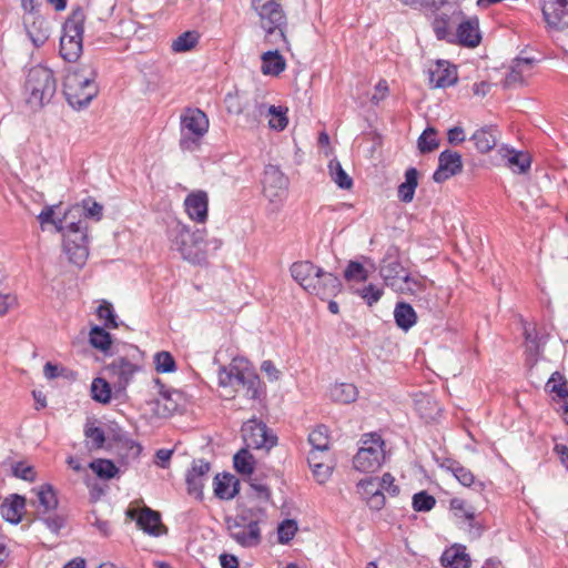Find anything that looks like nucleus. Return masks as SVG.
<instances>
[{
  "label": "nucleus",
  "instance_id": "1",
  "mask_svg": "<svg viewBox=\"0 0 568 568\" xmlns=\"http://www.w3.org/2000/svg\"><path fill=\"white\" fill-rule=\"evenodd\" d=\"M54 207L55 206H45L38 215V220L42 229L47 224H52L58 232L62 233L63 251L68 260L75 266L82 267L89 256L88 225L82 220L68 222L69 212H67L63 217L55 219Z\"/></svg>",
  "mask_w": 568,
  "mask_h": 568
},
{
  "label": "nucleus",
  "instance_id": "2",
  "mask_svg": "<svg viewBox=\"0 0 568 568\" xmlns=\"http://www.w3.org/2000/svg\"><path fill=\"white\" fill-rule=\"evenodd\" d=\"M217 383L230 397L243 390L245 397L255 400L264 393L258 375L244 357H235L227 366H220Z\"/></svg>",
  "mask_w": 568,
  "mask_h": 568
},
{
  "label": "nucleus",
  "instance_id": "3",
  "mask_svg": "<svg viewBox=\"0 0 568 568\" xmlns=\"http://www.w3.org/2000/svg\"><path fill=\"white\" fill-rule=\"evenodd\" d=\"M97 71L91 64L70 68L64 77L63 93L73 109H82L98 94Z\"/></svg>",
  "mask_w": 568,
  "mask_h": 568
},
{
  "label": "nucleus",
  "instance_id": "4",
  "mask_svg": "<svg viewBox=\"0 0 568 568\" xmlns=\"http://www.w3.org/2000/svg\"><path fill=\"white\" fill-rule=\"evenodd\" d=\"M170 248L180 253L181 257L192 264H201L206 260L205 230H191L187 225L175 222L168 231Z\"/></svg>",
  "mask_w": 568,
  "mask_h": 568
},
{
  "label": "nucleus",
  "instance_id": "5",
  "mask_svg": "<svg viewBox=\"0 0 568 568\" xmlns=\"http://www.w3.org/2000/svg\"><path fill=\"white\" fill-rule=\"evenodd\" d=\"M57 91L53 71L42 64L29 69L23 85L26 103L33 111L50 103Z\"/></svg>",
  "mask_w": 568,
  "mask_h": 568
},
{
  "label": "nucleus",
  "instance_id": "6",
  "mask_svg": "<svg viewBox=\"0 0 568 568\" xmlns=\"http://www.w3.org/2000/svg\"><path fill=\"white\" fill-rule=\"evenodd\" d=\"M252 6L258 16V23L264 31V40L271 45L286 43V16L275 0H252Z\"/></svg>",
  "mask_w": 568,
  "mask_h": 568
},
{
  "label": "nucleus",
  "instance_id": "7",
  "mask_svg": "<svg viewBox=\"0 0 568 568\" xmlns=\"http://www.w3.org/2000/svg\"><path fill=\"white\" fill-rule=\"evenodd\" d=\"M85 13L81 7L74 8L62 28L60 38V55L68 62H75L83 49Z\"/></svg>",
  "mask_w": 568,
  "mask_h": 568
},
{
  "label": "nucleus",
  "instance_id": "8",
  "mask_svg": "<svg viewBox=\"0 0 568 568\" xmlns=\"http://www.w3.org/2000/svg\"><path fill=\"white\" fill-rule=\"evenodd\" d=\"M385 462V443L377 434L363 435L358 452L353 458L354 469L364 474L378 470Z\"/></svg>",
  "mask_w": 568,
  "mask_h": 568
},
{
  "label": "nucleus",
  "instance_id": "9",
  "mask_svg": "<svg viewBox=\"0 0 568 568\" xmlns=\"http://www.w3.org/2000/svg\"><path fill=\"white\" fill-rule=\"evenodd\" d=\"M209 119L200 109H187L181 115L180 148L183 151H195L202 138L209 131Z\"/></svg>",
  "mask_w": 568,
  "mask_h": 568
},
{
  "label": "nucleus",
  "instance_id": "10",
  "mask_svg": "<svg viewBox=\"0 0 568 568\" xmlns=\"http://www.w3.org/2000/svg\"><path fill=\"white\" fill-rule=\"evenodd\" d=\"M227 530L231 538L242 547H256L262 540L260 519L255 518L252 510H244L229 519Z\"/></svg>",
  "mask_w": 568,
  "mask_h": 568
},
{
  "label": "nucleus",
  "instance_id": "11",
  "mask_svg": "<svg viewBox=\"0 0 568 568\" xmlns=\"http://www.w3.org/2000/svg\"><path fill=\"white\" fill-rule=\"evenodd\" d=\"M263 193L270 202L278 204L284 201L288 189V179L278 166L268 164L263 174Z\"/></svg>",
  "mask_w": 568,
  "mask_h": 568
},
{
  "label": "nucleus",
  "instance_id": "12",
  "mask_svg": "<svg viewBox=\"0 0 568 568\" xmlns=\"http://www.w3.org/2000/svg\"><path fill=\"white\" fill-rule=\"evenodd\" d=\"M242 436L247 448L270 449L276 444V437L268 434L266 425L255 419L243 424Z\"/></svg>",
  "mask_w": 568,
  "mask_h": 568
},
{
  "label": "nucleus",
  "instance_id": "13",
  "mask_svg": "<svg viewBox=\"0 0 568 568\" xmlns=\"http://www.w3.org/2000/svg\"><path fill=\"white\" fill-rule=\"evenodd\" d=\"M140 367L124 357L113 359L106 367L115 392L121 393L132 382Z\"/></svg>",
  "mask_w": 568,
  "mask_h": 568
},
{
  "label": "nucleus",
  "instance_id": "14",
  "mask_svg": "<svg viewBox=\"0 0 568 568\" xmlns=\"http://www.w3.org/2000/svg\"><path fill=\"white\" fill-rule=\"evenodd\" d=\"M211 465L204 459H195L192 467L187 470L185 481L189 495L196 499L203 498V488L209 479Z\"/></svg>",
  "mask_w": 568,
  "mask_h": 568
},
{
  "label": "nucleus",
  "instance_id": "15",
  "mask_svg": "<svg viewBox=\"0 0 568 568\" xmlns=\"http://www.w3.org/2000/svg\"><path fill=\"white\" fill-rule=\"evenodd\" d=\"M542 16L547 26L557 31L568 28V0H544Z\"/></svg>",
  "mask_w": 568,
  "mask_h": 568
},
{
  "label": "nucleus",
  "instance_id": "16",
  "mask_svg": "<svg viewBox=\"0 0 568 568\" xmlns=\"http://www.w3.org/2000/svg\"><path fill=\"white\" fill-rule=\"evenodd\" d=\"M184 211L190 220L205 223L209 214V195L203 190L191 192L184 200Z\"/></svg>",
  "mask_w": 568,
  "mask_h": 568
},
{
  "label": "nucleus",
  "instance_id": "17",
  "mask_svg": "<svg viewBox=\"0 0 568 568\" xmlns=\"http://www.w3.org/2000/svg\"><path fill=\"white\" fill-rule=\"evenodd\" d=\"M463 169L462 156L458 152L445 150L439 154L438 168L434 172L433 179L442 183L459 173Z\"/></svg>",
  "mask_w": 568,
  "mask_h": 568
},
{
  "label": "nucleus",
  "instance_id": "18",
  "mask_svg": "<svg viewBox=\"0 0 568 568\" xmlns=\"http://www.w3.org/2000/svg\"><path fill=\"white\" fill-rule=\"evenodd\" d=\"M342 290V283L337 276L320 268L316 280L313 282L308 293L322 300L336 296Z\"/></svg>",
  "mask_w": 568,
  "mask_h": 568
},
{
  "label": "nucleus",
  "instance_id": "19",
  "mask_svg": "<svg viewBox=\"0 0 568 568\" xmlns=\"http://www.w3.org/2000/svg\"><path fill=\"white\" fill-rule=\"evenodd\" d=\"M379 274L386 286L392 288V284L398 285L404 274H407L400 264L395 250L389 248L382 261Z\"/></svg>",
  "mask_w": 568,
  "mask_h": 568
},
{
  "label": "nucleus",
  "instance_id": "20",
  "mask_svg": "<svg viewBox=\"0 0 568 568\" xmlns=\"http://www.w3.org/2000/svg\"><path fill=\"white\" fill-rule=\"evenodd\" d=\"M457 71L454 65L447 61H437L429 69V83L434 88H447L457 82Z\"/></svg>",
  "mask_w": 568,
  "mask_h": 568
},
{
  "label": "nucleus",
  "instance_id": "21",
  "mask_svg": "<svg viewBox=\"0 0 568 568\" xmlns=\"http://www.w3.org/2000/svg\"><path fill=\"white\" fill-rule=\"evenodd\" d=\"M320 268L321 267L314 265L310 261H300L292 264L291 275L306 292H308L313 282L316 280V275H318Z\"/></svg>",
  "mask_w": 568,
  "mask_h": 568
},
{
  "label": "nucleus",
  "instance_id": "22",
  "mask_svg": "<svg viewBox=\"0 0 568 568\" xmlns=\"http://www.w3.org/2000/svg\"><path fill=\"white\" fill-rule=\"evenodd\" d=\"M24 507V497L13 494L6 498L0 505V514L8 523L18 524L21 520Z\"/></svg>",
  "mask_w": 568,
  "mask_h": 568
},
{
  "label": "nucleus",
  "instance_id": "23",
  "mask_svg": "<svg viewBox=\"0 0 568 568\" xmlns=\"http://www.w3.org/2000/svg\"><path fill=\"white\" fill-rule=\"evenodd\" d=\"M136 524L144 532L151 536L159 537L166 532V528L161 523L160 514L150 508L141 510Z\"/></svg>",
  "mask_w": 568,
  "mask_h": 568
},
{
  "label": "nucleus",
  "instance_id": "24",
  "mask_svg": "<svg viewBox=\"0 0 568 568\" xmlns=\"http://www.w3.org/2000/svg\"><path fill=\"white\" fill-rule=\"evenodd\" d=\"M532 69V60L521 58L514 60L509 72L507 73L504 85L506 88L523 84L525 79L530 75Z\"/></svg>",
  "mask_w": 568,
  "mask_h": 568
},
{
  "label": "nucleus",
  "instance_id": "25",
  "mask_svg": "<svg viewBox=\"0 0 568 568\" xmlns=\"http://www.w3.org/2000/svg\"><path fill=\"white\" fill-rule=\"evenodd\" d=\"M427 280L414 274H404L398 285L392 284V290L396 293L420 296L427 288Z\"/></svg>",
  "mask_w": 568,
  "mask_h": 568
},
{
  "label": "nucleus",
  "instance_id": "26",
  "mask_svg": "<svg viewBox=\"0 0 568 568\" xmlns=\"http://www.w3.org/2000/svg\"><path fill=\"white\" fill-rule=\"evenodd\" d=\"M213 485L216 497L230 500L239 493L240 481L231 474H217L214 477Z\"/></svg>",
  "mask_w": 568,
  "mask_h": 568
},
{
  "label": "nucleus",
  "instance_id": "27",
  "mask_svg": "<svg viewBox=\"0 0 568 568\" xmlns=\"http://www.w3.org/2000/svg\"><path fill=\"white\" fill-rule=\"evenodd\" d=\"M37 495V509L39 515L55 510L58 507V498L53 487L49 484H43L33 489Z\"/></svg>",
  "mask_w": 568,
  "mask_h": 568
},
{
  "label": "nucleus",
  "instance_id": "28",
  "mask_svg": "<svg viewBox=\"0 0 568 568\" xmlns=\"http://www.w3.org/2000/svg\"><path fill=\"white\" fill-rule=\"evenodd\" d=\"M440 561L447 568H468L470 565L469 555L466 552V548L460 545H454L446 549Z\"/></svg>",
  "mask_w": 568,
  "mask_h": 568
},
{
  "label": "nucleus",
  "instance_id": "29",
  "mask_svg": "<svg viewBox=\"0 0 568 568\" xmlns=\"http://www.w3.org/2000/svg\"><path fill=\"white\" fill-rule=\"evenodd\" d=\"M470 140L480 153H487L493 150L497 143V130L493 126L481 128L471 135Z\"/></svg>",
  "mask_w": 568,
  "mask_h": 568
},
{
  "label": "nucleus",
  "instance_id": "30",
  "mask_svg": "<svg viewBox=\"0 0 568 568\" xmlns=\"http://www.w3.org/2000/svg\"><path fill=\"white\" fill-rule=\"evenodd\" d=\"M261 71L265 75H278L285 70V59L278 53V50H270L262 54Z\"/></svg>",
  "mask_w": 568,
  "mask_h": 568
},
{
  "label": "nucleus",
  "instance_id": "31",
  "mask_svg": "<svg viewBox=\"0 0 568 568\" xmlns=\"http://www.w3.org/2000/svg\"><path fill=\"white\" fill-rule=\"evenodd\" d=\"M332 400L341 404H351L358 397V389L351 383H335L329 387Z\"/></svg>",
  "mask_w": 568,
  "mask_h": 568
},
{
  "label": "nucleus",
  "instance_id": "32",
  "mask_svg": "<svg viewBox=\"0 0 568 568\" xmlns=\"http://www.w3.org/2000/svg\"><path fill=\"white\" fill-rule=\"evenodd\" d=\"M394 318L396 325L403 331L407 332L416 324L417 314L410 304L399 302L395 306Z\"/></svg>",
  "mask_w": 568,
  "mask_h": 568
},
{
  "label": "nucleus",
  "instance_id": "33",
  "mask_svg": "<svg viewBox=\"0 0 568 568\" xmlns=\"http://www.w3.org/2000/svg\"><path fill=\"white\" fill-rule=\"evenodd\" d=\"M457 37L462 44L470 48L477 47L480 42L477 20L462 22L457 29Z\"/></svg>",
  "mask_w": 568,
  "mask_h": 568
},
{
  "label": "nucleus",
  "instance_id": "34",
  "mask_svg": "<svg viewBox=\"0 0 568 568\" xmlns=\"http://www.w3.org/2000/svg\"><path fill=\"white\" fill-rule=\"evenodd\" d=\"M418 185V172L415 168H409L405 172V181L399 184L397 194L404 203L413 201L416 187Z\"/></svg>",
  "mask_w": 568,
  "mask_h": 568
},
{
  "label": "nucleus",
  "instance_id": "35",
  "mask_svg": "<svg viewBox=\"0 0 568 568\" xmlns=\"http://www.w3.org/2000/svg\"><path fill=\"white\" fill-rule=\"evenodd\" d=\"M156 385L160 387V398L156 399V408L155 414L161 417L170 416L178 409V403L172 398L173 395L178 394L176 392L164 390L163 386L160 384V381L156 379Z\"/></svg>",
  "mask_w": 568,
  "mask_h": 568
},
{
  "label": "nucleus",
  "instance_id": "36",
  "mask_svg": "<svg viewBox=\"0 0 568 568\" xmlns=\"http://www.w3.org/2000/svg\"><path fill=\"white\" fill-rule=\"evenodd\" d=\"M70 214L82 213L85 217L100 221L103 215V206L91 197L84 199L80 204L73 206Z\"/></svg>",
  "mask_w": 568,
  "mask_h": 568
},
{
  "label": "nucleus",
  "instance_id": "37",
  "mask_svg": "<svg viewBox=\"0 0 568 568\" xmlns=\"http://www.w3.org/2000/svg\"><path fill=\"white\" fill-rule=\"evenodd\" d=\"M308 442L312 445L311 452H316L317 456L329 449V436L325 426H318L308 435Z\"/></svg>",
  "mask_w": 568,
  "mask_h": 568
},
{
  "label": "nucleus",
  "instance_id": "38",
  "mask_svg": "<svg viewBox=\"0 0 568 568\" xmlns=\"http://www.w3.org/2000/svg\"><path fill=\"white\" fill-rule=\"evenodd\" d=\"M507 165L515 173L523 174L530 169L531 160L527 153L515 150L508 151L505 155Z\"/></svg>",
  "mask_w": 568,
  "mask_h": 568
},
{
  "label": "nucleus",
  "instance_id": "39",
  "mask_svg": "<svg viewBox=\"0 0 568 568\" xmlns=\"http://www.w3.org/2000/svg\"><path fill=\"white\" fill-rule=\"evenodd\" d=\"M89 341L94 348L103 353H106L112 344L111 335L103 327L100 326H93L91 328L89 334Z\"/></svg>",
  "mask_w": 568,
  "mask_h": 568
},
{
  "label": "nucleus",
  "instance_id": "40",
  "mask_svg": "<svg viewBox=\"0 0 568 568\" xmlns=\"http://www.w3.org/2000/svg\"><path fill=\"white\" fill-rule=\"evenodd\" d=\"M89 467L99 478L106 480L114 478L119 473V468L109 459H95L89 464Z\"/></svg>",
  "mask_w": 568,
  "mask_h": 568
},
{
  "label": "nucleus",
  "instance_id": "41",
  "mask_svg": "<svg viewBox=\"0 0 568 568\" xmlns=\"http://www.w3.org/2000/svg\"><path fill=\"white\" fill-rule=\"evenodd\" d=\"M307 459L316 480L321 484L325 483L331 476L332 466L321 462L316 452H310Z\"/></svg>",
  "mask_w": 568,
  "mask_h": 568
},
{
  "label": "nucleus",
  "instance_id": "42",
  "mask_svg": "<svg viewBox=\"0 0 568 568\" xmlns=\"http://www.w3.org/2000/svg\"><path fill=\"white\" fill-rule=\"evenodd\" d=\"M234 468L237 473L246 476H252L254 470V458L247 449H241L234 455Z\"/></svg>",
  "mask_w": 568,
  "mask_h": 568
},
{
  "label": "nucleus",
  "instance_id": "43",
  "mask_svg": "<svg viewBox=\"0 0 568 568\" xmlns=\"http://www.w3.org/2000/svg\"><path fill=\"white\" fill-rule=\"evenodd\" d=\"M287 109L282 106L271 105L267 109L268 125L271 129L276 131H283L288 123L286 116Z\"/></svg>",
  "mask_w": 568,
  "mask_h": 568
},
{
  "label": "nucleus",
  "instance_id": "44",
  "mask_svg": "<svg viewBox=\"0 0 568 568\" xmlns=\"http://www.w3.org/2000/svg\"><path fill=\"white\" fill-rule=\"evenodd\" d=\"M92 398L95 402L106 404L111 399V387L110 384L104 379L97 377L91 384Z\"/></svg>",
  "mask_w": 568,
  "mask_h": 568
},
{
  "label": "nucleus",
  "instance_id": "45",
  "mask_svg": "<svg viewBox=\"0 0 568 568\" xmlns=\"http://www.w3.org/2000/svg\"><path fill=\"white\" fill-rule=\"evenodd\" d=\"M328 170L332 180L344 190H347L352 186L353 181L348 176V174L343 170L341 163L337 160H331L328 164Z\"/></svg>",
  "mask_w": 568,
  "mask_h": 568
},
{
  "label": "nucleus",
  "instance_id": "46",
  "mask_svg": "<svg viewBox=\"0 0 568 568\" xmlns=\"http://www.w3.org/2000/svg\"><path fill=\"white\" fill-rule=\"evenodd\" d=\"M199 40L195 31H186L173 40L171 49L174 52H186L193 49Z\"/></svg>",
  "mask_w": 568,
  "mask_h": 568
},
{
  "label": "nucleus",
  "instance_id": "47",
  "mask_svg": "<svg viewBox=\"0 0 568 568\" xmlns=\"http://www.w3.org/2000/svg\"><path fill=\"white\" fill-rule=\"evenodd\" d=\"M97 316L100 321L104 323V326L108 328H118L119 323L116 321V315L114 313L113 305L103 300L97 310Z\"/></svg>",
  "mask_w": 568,
  "mask_h": 568
},
{
  "label": "nucleus",
  "instance_id": "48",
  "mask_svg": "<svg viewBox=\"0 0 568 568\" xmlns=\"http://www.w3.org/2000/svg\"><path fill=\"white\" fill-rule=\"evenodd\" d=\"M450 509L457 518L467 520L468 523H471L476 515L475 508L469 506L462 498H453L450 500Z\"/></svg>",
  "mask_w": 568,
  "mask_h": 568
},
{
  "label": "nucleus",
  "instance_id": "49",
  "mask_svg": "<svg viewBox=\"0 0 568 568\" xmlns=\"http://www.w3.org/2000/svg\"><path fill=\"white\" fill-rule=\"evenodd\" d=\"M439 145L437 132L433 128H427L418 138V149L422 153H428L437 149Z\"/></svg>",
  "mask_w": 568,
  "mask_h": 568
},
{
  "label": "nucleus",
  "instance_id": "50",
  "mask_svg": "<svg viewBox=\"0 0 568 568\" xmlns=\"http://www.w3.org/2000/svg\"><path fill=\"white\" fill-rule=\"evenodd\" d=\"M344 277L348 282H365L368 278V272L363 264L351 261L344 271Z\"/></svg>",
  "mask_w": 568,
  "mask_h": 568
},
{
  "label": "nucleus",
  "instance_id": "51",
  "mask_svg": "<svg viewBox=\"0 0 568 568\" xmlns=\"http://www.w3.org/2000/svg\"><path fill=\"white\" fill-rule=\"evenodd\" d=\"M297 523L293 519L283 520L277 527V539L280 544H288L297 531Z\"/></svg>",
  "mask_w": 568,
  "mask_h": 568
},
{
  "label": "nucleus",
  "instance_id": "52",
  "mask_svg": "<svg viewBox=\"0 0 568 568\" xmlns=\"http://www.w3.org/2000/svg\"><path fill=\"white\" fill-rule=\"evenodd\" d=\"M546 387L550 393L557 394V396H559L560 398H564L565 400L568 399V389H567L566 381L558 372H555L550 376V378L547 382Z\"/></svg>",
  "mask_w": 568,
  "mask_h": 568
},
{
  "label": "nucleus",
  "instance_id": "53",
  "mask_svg": "<svg viewBox=\"0 0 568 568\" xmlns=\"http://www.w3.org/2000/svg\"><path fill=\"white\" fill-rule=\"evenodd\" d=\"M448 469L463 486L470 487L475 484L474 474L468 468L462 466L459 463H452Z\"/></svg>",
  "mask_w": 568,
  "mask_h": 568
},
{
  "label": "nucleus",
  "instance_id": "54",
  "mask_svg": "<svg viewBox=\"0 0 568 568\" xmlns=\"http://www.w3.org/2000/svg\"><path fill=\"white\" fill-rule=\"evenodd\" d=\"M84 435L89 442V448L91 450L100 449L103 447L105 435L102 428L95 426H87Z\"/></svg>",
  "mask_w": 568,
  "mask_h": 568
},
{
  "label": "nucleus",
  "instance_id": "55",
  "mask_svg": "<svg viewBox=\"0 0 568 568\" xmlns=\"http://www.w3.org/2000/svg\"><path fill=\"white\" fill-rule=\"evenodd\" d=\"M155 369L159 373H171L175 371V361L169 352H159L154 355Z\"/></svg>",
  "mask_w": 568,
  "mask_h": 568
},
{
  "label": "nucleus",
  "instance_id": "56",
  "mask_svg": "<svg viewBox=\"0 0 568 568\" xmlns=\"http://www.w3.org/2000/svg\"><path fill=\"white\" fill-rule=\"evenodd\" d=\"M436 499L426 491H419L413 497V508L416 511H429L434 508Z\"/></svg>",
  "mask_w": 568,
  "mask_h": 568
},
{
  "label": "nucleus",
  "instance_id": "57",
  "mask_svg": "<svg viewBox=\"0 0 568 568\" xmlns=\"http://www.w3.org/2000/svg\"><path fill=\"white\" fill-rule=\"evenodd\" d=\"M417 410L425 419H434L439 412L437 404L429 397H425L416 403Z\"/></svg>",
  "mask_w": 568,
  "mask_h": 568
},
{
  "label": "nucleus",
  "instance_id": "58",
  "mask_svg": "<svg viewBox=\"0 0 568 568\" xmlns=\"http://www.w3.org/2000/svg\"><path fill=\"white\" fill-rule=\"evenodd\" d=\"M11 471L14 477L27 481H33L36 479L34 468L23 462L12 464Z\"/></svg>",
  "mask_w": 568,
  "mask_h": 568
},
{
  "label": "nucleus",
  "instance_id": "59",
  "mask_svg": "<svg viewBox=\"0 0 568 568\" xmlns=\"http://www.w3.org/2000/svg\"><path fill=\"white\" fill-rule=\"evenodd\" d=\"M39 516H40V519L47 526V528L54 534H58L60 531V529L64 526V523H65L64 517L54 513V510L47 513L45 515H39Z\"/></svg>",
  "mask_w": 568,
  "mask_h": 568
},
{
  "label": "nucleus",
  "instance_id": "60",
  "mask_svg": "<svg viewBox=\"0 0 568 568\" xmlns=\"http://www.w3.org/2000/svg\"><path fill=\"white\" fill-rule=\"evenodd\" d=\"M357 490L361 497L366 500L368 497L373 496V494L379 491V486L377 483V478L369 477L358 481Z\"/></svg>",
  "mask_w": 568,
  "mask_h": 568
},
{
  "label": "nucleus",
  "instance_id": "61",
  "mask_svg": "<svg viewBox=\"0 0 568 568\" xmlns=\"http://www.w3.org/2000/svg\"><path fill=\"white\" fill-rule=\"evenodd\" d=\"M359 295L372 306L381 300L383 290L374 284H369L359 291Z\"/></svg>",
  "mask_w": 568,
  "mask_h": 568
},
{
  "label": "nucleus",
  "instance_id": "62",
  "mask_svg": "<svg viewBox=\"0 0 568 568\" xmlns=\"http://www.w3.org/2000/svg\"><path fill=\"white\" fill-rule=\"evenodd\" d=\"M377 483L383 493H388L390 496H396L399 493L398 486L395 485V478L389 473H385L381 479L377 478Z\"/></svg>",
  "mask_w": 568,
  "mask_h": 568
},
{
  "label": "nucleus",
  "instance_id": "63",
  "mask_svg": "<svg viewBox=\"0 0 568 568\" xmlns=\"http://www.w3.org/2000/svg\"><path fill=\"white\" fill-rule=\"evenodd\" d=\"M250 485L261 499L268 500L271 497L270 489L264 484L257 481L255 478L250 477Z\"/></svg>",
  "mask_w": 568,
  "mask_h": 568
},
{
  "label": "nucleus",
  "instance_id": "64",
  "mask_svg": "<svg viewBox=\"0 0 568 568\" xmlns=\"http://www.w3.org/2000/svg\"><path fill=\"white\" fill-rule=\"evenodd\" d=\"M365 501L371 509L379 510L385 505V495L382 490H379L373 494V496L368 497Z\"/></svg>",
  "mask_w": 568,
  "mask_h": 568
}]
</instances>
